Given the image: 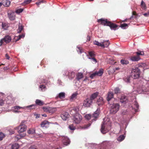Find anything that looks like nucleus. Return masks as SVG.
I'll return each mask as SVG.
<instances>
[{
    "instance_id": "obj_1",
    "label": "nucleus",
    "mask_w": 149,
    "mask_h": 149,
    "mask_svg": "<svg viewBox=\"0 0 149 149\" xmlns=\"http://www.w3.org/2000/svg\"><path fill=\"white\" fill-rule=\"evenodd\" d=\"M79 110L78 107H75L70 112V114L72 115L73 123L77 124H79L82 119L81 116L78 112Z\"/></svg>"
},
{
    "instance_id": "obj_2",
    "label": "nucleus",
    "mask_w": 149,
    "mask_h": 149,
    "mask_svg": "<svg viewBox=\"0 0 149 149\" xmlns=\"http://www.w3.org/2000/svg\"><path fill=\"white\" fill-rule=\"evenodd\" d=\"M110 113L112 114H114L119 110L120 106L118 103L113 104L110 105Z\"/></svg>"
},
{
    "instance_id": "obj_3",
    "label": "nucleus",
    "mask_w": 149,
    "mask_h": 149,
    "mask_svg": "<svg viewBox=\"0 0 149 149\" xmlns=\"http://www.w3.org/2000/svg\"><path fill=\"white\" fill-rule=\"evenodd\" d=\"M36 106V104H32L30 105H29L26 107H22L19 106H16L12 107L11 109L14 112L17 113L19 112V111H18V110L22 108L24 109L26 108H29V109H31V108L32 107H33V108H35Z\"/></svg>"
},
{
    "instance_id": "obj_4",
    "label": "nucleus",
    "mask_w": 149,
    "mask_h": 149,
    "mask_svg": "<svg viewBox=\"0 0 149 149\" xmlns=\"http://www.w3.org/2000/svg\"><path fill=\"white\" fill-rule=\"evenodd\" d=\"M106 124V122H104L102 125L101 131L102 134H105L111 129L110 125L107 127Z\"/></svg>"
},
{
    "instance_id": "obj_5",
    "label": "nucleus",
    "mask_w": 149,
    "mask_h": 149,
    "mask_svg": "<svg viewBox=\"0 0 149 149\" xmlns=\"http://www.w3.org/2000/svg\"><path fill=\"white\" fill-rule=\"evenodd\" d=\"M140 74V71L138 68H135L132 71V75L134 79H137L139 77Z\"/></svg>"
},
{
    "instance_id": "obj_6",
    "label": "nucleus",
    "mask_w": 149,
    "mask_h": 149,
    "mask_svg": "<svg viewBox=\"0 0 149 149\" xmlns=\"http://www.w3.org/2000/svg\"><path fill=\"white\" fill-rule=\"evenodd\" d=\"M112 143L110 141H105L103 142L100 145V149H110Z\"/></svg>"
},
{
    "instance_id": "obj_7",
    "label": "nucleus",
    "mask_w": 149,
    "mask_h": 149,
    "mask_svg": "<svg viewBox=\"0 0 149 149\" xmlns=\"http://www.w3.org/2000/svg\"><path fill=\"white\" fill-rule=\"evenodd\" d=\"M65 73H63V74L64 75L68 76V78L70 79H72L75 76V73L71 71H67L66 70L64 72Z\"/></svg>"
},
{
    "instance_id": "obj_8",
    "label": "nucleus",
    "mask_w": 149,
    "mask_h": 149,
    "mask_svg": "<svg viewBox=\"0 0 149 149\" xmlns=\"http://www.w3.org/2000/svg\"><path fill=\"white\" fill-rule=\"evenodd\" d=\"M11 40V38L10 36L9 35H7L2 39L0 41V46H1L4 42H6V43H9Z\"/></svg>"
},
{
    "instance_id": "obj_9",
    "label": "nucleus",
    "mask_w": 149,
    "mask_h": 149,
    "mask_svg": "<svg viewBox=\"0 0 149 149\" xmlns=\"http://www.w3.org/2000/svg\"><path fill=\"white\" fill-rule=\"evenodd\" d=\"M97 22L99 24L103 25L104 26H108V24H109L110 22L107 21V19L104 18L98 19Z\"/></svg>"
},
{
    "instance_id": "obj_10",
    "label": "nucleus",
    "mask_w": 149,
    "mask_h": 149,
    "mask_svg": "<svg viewBox=\"0 0 149 149\" xmlns=\"http://www.w3.org/2000/svg\"><path fill=\"white\" fill-rule=\"evenodd\" d=\"M43 109L45 111L49 112L50 113H53L56 110V108L50 107H44Z\"/></svg>"
},
{
    "instance_id": "obj_11",
    "label": "nucleus",
    "mask_w": 149,
    "mask_h": 149,
    "mask_svg": "<svg viewBox=\"0 0 149 149\" xmlns=\"http://www.w3.org/2000/svg\"><path fill=\"white\" fill-rule=\"evenodd\" d=\"M25 121H23L21 124L18 127V132L21 133L26 131V126L24 125L23 123Z\"/></svg>"
},
{
    "instance_id": "obj_12",
    "label": "nucleus",
    "mask_w": 149,
    "mask_h": 149,
    "mask_svg": "<svg viewBox=\"0 0 149 149\" xmlns=\"http://www.w3.org/2000/svg\"><path fill=\"white\" fill-rule=\"evenodd\" d=\"M93 101L89 98H87L84 101L83 105L85 107H90L92 104Z\"/></svg>"
},
{
    "instance_id": "obj_13",
    "label": "nucleus",
    "mask_w": 149,
    "mask_h": 149,
    "mask_svg": "<svg viewBox=\"0 0 149 149\" xmlns=\"http://www.w3.org/2000/svg\"><path fill=\"white\" fill-rule=\"evenodd\" d=\"M62 142L64 145L67 146L70 143V140L69 138L66 136L62 137Z\"/></svg>"
},
{
    "instance_id": "obj_14",
    "label": "nucleus",
    "mask_w": 149,
    "mask_h": 149,
    "mask_svg": "<svg viewBox=\"0 0 149 149\" xmlns=\"http://www.w3.org/2000/svg\"><path fill=\"white\" fill-rule=\"evenodd\" d=\"M100 111V109L99 108H97L96 111L93 114V117L94 118V119H92V121H95L96 120V119L98 118L99 113V111Z\"/></svg>"
},
{
    "instance_id": "obj_15",
    "label": "nucleus",
    "mask_w": 149,
    "mask_h": 149,
    "mask_svg": "<svg viewBox=\"0 0 149 149\" xmlns=\"http://www.w3.org/2000/svg\"><path fill=\"white\" fill-rule=\"evenodd\" d=\"M69 116L68 113L66 112H63L61 115V117L64 120H66L68 118Z\"/></svg>"
},
{
    "instance_id": "obj_16",
    "label": "nucleus",
    "mask_w": 149,
    "mask_h": 149,
    "mask_svg": "<svg viewBox=\"0 0 149 149\" xmlns=\"http://www.w3.org/2000/svg\"><path fill=\"white\" fill-rule=\"evenodd\" d=\"M8 16L11 20H14L15 18V15L13 12H10L8 13Z\"/></svg>"
},
{
    "instance_id": "obj_17",
    "label": "nucleus",
    "mask_w": 149,
    "mask_h": 149,
    "mask_svg": "<svg viewBox=\"0 0 149 149\" xmlns=\"http://www.w3.org/2000/svg\"><path fill=\"white\" fill-rule=\"evenodd\" d=\"M108 25L110 27L111 30H116L118 29V26L117 25L112 23L111 22H110Z\"/></svg>"
},
{
    "instance_id": "obj_18",
    "label": "nucleus",
    "mask_w": 149,
    "mask_h": 149,
    "mask_svg": "<svg viewBox=\"0 0 149 149\" xmlns=\"http://www.w3.org/2000/svg\"><path fill=\"white\" fill-rule=\"evenodd\" d=\"M40 125L42 127L47 128L49 126V123L47 120H44L41 122Z\"/></svg>"
},
{
    "instance_id": "obj_19",
    "label": "nucleus",
    "mask_w": 149,
    "mask_h": 149,
    "mask_svg": "<svg viewBox=\"0 0 149 149\" xmlns=\"http://www.w3.org/2000/svg\"><path fill=\"white\" fill-rule=\"evenodd\" d=\"M120 102L122 103L125 104L127 101L128 100L127 97L124 95H122L120 98Z\"/></svg>"
},
{
    "instance_id": "obj_20",
    "label": "nucleus",
    "mask_w": 149,
    "mask_h": 149,
    "mask_svg": "<svg viewBox=\"0 0 149 149\" xmlns=\"http://www.w3.org/2000/svg\"><path fill=\"white\" fill-rule=\"evenodd\" d=\"M94 44L99 46H100L103 48H104V42H102L101 43L99 42L98 41L95 40L93 42Z\"/></svg>"
},
{
    "instance_id": "obj_21",
    "label": "nucleus",
    "mask_w": 149,
    "mask_h": 149,
    "mask_svg": "<svg viewBox=\"0 0 149 149\" xmlns=\"http://www.w3.org/2000/svg\"><path fill=\"white\" fill-rule=\"evenodd\" d=\"M113 93L112 92H109L108 93L107 100L109 102L112 98L113 97Z\"/></svg>"
},
{
    "instance_id": "obj_22",
    "label": "nucleus",
    "mask_w": 149,
    "mask_h": 149,
    "mask_svg": "<svg viewBox=\"0 0 149 149\" xmlns=\"http://www.w3.org/2000/svg\"><path fill=\"white\" fill-rule=\"evenodd\" d=\"M104 103L103 99L102 97H100L97 101V104L98 106L102 105Z\"/></svg>"
},
{
    "instance_id": "obj_23",
    "label": "nucleus",
    "mask_w": 149,
    "mask_h": 149,
    "mask_svg": "<svg viewBox=\"0 0 149 149\" xmlns=\"http://www.w3.org/2000/svg\"><path fill=\"white\" fill-rule=\"evenodd\" d=\"M65 93L64 92L59 93L56 96L57 98L59 97L60 99H62L65 97Z\"/></svg>"
},
{
    "instance_id": "obj_24",
    "label": "nucleus",
    "mask_w": 149,
    "mask_h": 149,
    "mask_svg": "<svg viewBox=\"0 0 149 149\" xmlns=\"http://www.w3.org/2000/svg\"><path fill=\"white\" fill-rule=\"evenodd\" d=\"M140 59V57L137 56H132L130 57V60L134 61H137Z\"/></svg>"
},
{
    "instance_id": "obj_25",
    "label": "nucleus",
    "mask_w": 149,
    "mask_h": 149,
    "mask_svg": "<svg viewBox=\"0 0 149 149\" xmlns=\"http://www.w3.org/2000/svg\"><path fill=\"white\" fill-rule=\"evenodd\" d=\"M98 95V93L95 92L92 94L90 97V99L92 101L93 100L96 98Z\"/></svg>"
},
{
    "instance_id": "obj_26",
    "label": "nucleus",
    "mask_w": 149,
    "mask_h": 149,
    "mask_svg": "<svg viewBox=\"0 0 149 149\" xmlns=\"http://www.w3.org/2000/svg\"><path fill=\"white\" fill-rule=\"evenodd\" d=\"M10 1L7 0H5L3 1L2 4L4 6L8 7L10 5Z\"/></svg>"
},
{
    "instance_id": "obj_27",
    "label": "nucleus",
    "mask_w": 149,
    "mask_h": 149,
    "mask_svg": "<svg viewBox=\"0 0 149 149\" xmlns=\"http://www.w3.org/2000/svg\"><path fill=\"white\" fill-rule=\"evenodd\" d=\"M35 103L36 105L39 106H42L44 104L43 101L38 99L36 100Z\"/></svg>"
},
{
    "instance_id": "obj_28",
    "label": "nucleus",
    "mask_w": 149,
    "mask_h": 149,
    "mask_svg": "<svg viewBox=\"0 0 149 149\" xmlns=\"http://www.w3.org/2000/svg\"><path fill=\"white\" fill-rule=\"evenodd\" d=\"M103 72V70L102 69H100L98 71L95 72L96 76H101Z\"/></svg>"
},
{
    "instance_id": "obj_29",
    "label": "nucleus",
    "mask_w": 149,
    "mask_h": 149,
    "mask_svg": "<svg viewBox=\"0 0 149 149\" xmlns=\"http://www.w3.org/2000/svg\"><path fill=\"white\" fill-rule=\"evenodd\" d=\"M87 144L88 145L89 147H91V148L93 149L95 148H96L97 147L99 146L98 145L93 143H88L87 144H86V145H87Z\"/></svg>"
},
{
    "instance_id": "obj_30",
    "label": "nucleus",
    "mask_w": 149,
    "mask_h": 149,
    "mask_svg": "<svg viewBox=\"0 0 149 149\" xmlns=\"http://www.w3.org/2000/svg\"><path fill=\"white\" fill-rule=\"evenodd\" d=\"M83 77V73L81 72H79L77 75L76 79L77 80H79L82 78Z\"/></svg>"
},
{
    "instance_id": "obj_31",
    "label": "nucleus",
    "mask_w": 149,
    "mask_h": 149,
    "mask_svg": "<svg viewBox=\"0 0 149 149\" xmlns=\"http://www.w3.org/2000/svg\"><path fill=\"white\" fill-rule=\"evenodd\" d=\"M141 8L143 10L146 9V7L145 3L142 0L141 3Z\"/></svg>"
},
{
    "instance_id": "obj_32",
    "label": "nucleus",
    "mask_w": 149,
    "mask_h": 149,
    "mask_svg": "<svg viewBox=\"0 0 149 149\" xmlns=\"http://www.w3.org/2000/svg\"><path fill=\"white\" fill-rule=\"evenodd\" d=\"M102 42H104V45L105 47H107L110 44V42H109V40H103Z\"/></svg>"
},
{
    "instance_id": "obj_33",
    "label": "nucleus",
    "mask_w": 149,
    "mask_h": 149,
    "mask_svg": "<svg viewBox=\"0 0 149 149\" xmlns=\"http://www.w3.org/2000/svg\"><path fill=\"white\" fill-rule=\"evenodd\" d=\"M87 56H88V57H90L91 58L94 57L95 56L94 52L92 51L89 52H88V55H87Z\"/></svg>"
},
{
    "instance_id": "obj_34",
    "label": "nucleus",
    "mask_w": 149,
    "mask_h": 149,
    "mask_svg": "<svg viewBox=\"0 0 149 149\" xmlns=\"http://www.w3.org/2000/svg\"><path fill=\"white\" fill-rule=\"evenodd\" d=\"M125 136L124 135H120L117 138V140L121 142L124 139Z\"/></svg>"
},
{
    "instance_id": "obj_35",
    "label": "nucleus",
    "mask_w": 149,
    "mask_h": 149,
    "mask_svg": "<svg viewBox=\"0 0 149 149\" xmlns=\"http://www.w3.org/2000/svg\"><path fill=\"white\" fill-rule=\"evenodd\" d=\"M120 62L121 64L123 65H127L129 63V61L125 59H122L121 60Z\"/></svg>"
},
{
    "instance_id": "obj_36",
    "label": "nucleus",
    "mask_w": 149,
    "mask_h": 149,
    "mask_svg": "<svg viewBox=\"0 0 149 149\" xmlns=\"http://www.w3.org/2000/svg\"><path fill=\"white\" fill-rule=\"evenodd\" d=\"M19 147V144L17 143H15L13 144L12 146V149H18Z\"/></svg>"
},
{
    "instance_id": "obj_37",
    "label": "nucleus",
    "mask_w": 149,
    "mask_h": 149,
    "mask_svg": "<svg viewBox=\"0 0 149 149\" xmlns=\"http://www.w3.org/2000/svg\"><path fill=\"white\" fill-rule=\"evenodd\" d=\"M136 53L137 56L139 57H140V56H143L144 55V52L142 51H138L136 52Z\"/></svg>"
},
{
    "instance_id": "obj_38",
    "label": "nucleus",
    "mask_w": 149,
    "mask_h": 149,
    "mask_svg": "<svg viewBox=\"0 0 149 149\" xmlns=\"http://www.w3.org/2000/svg\"><path fill=\"white\" fill-rule=\"evenodd\" d=\"M40 89L42 91H44L46 89V86L44 85H40L39 86Z\"/></svg>"
},
{
    "instance_id": "obj_39",
    "label": "nucleus",
    "mask_w": 149,
    "mask_h": 149,
    "mask_svg": "<svg viewBox=\"0 0 149 149\" xmlns=\"http://www.w3.org/2000/svg\"><path fill=\"white\" fill-rule=\"evenodd\" d=\"M35 132V130L34 129H30L28 131V133L30 134H33Z\"/></svg>"
},
{
    "instance_id": "obj_40",
    "label": "nucleus",
    "mask_w": 149,
    "mask_h": 149,
    "mask_svg": "<svg viewBox=\"0 0 149 149\" xmlns=\"http://www.w3.org/2000/svg\"><path fill=\"white\" fill-rule=\"evenodd\" d=\"M120 26L122 29H125L128 27V26L127 24L124 23L123 24H121Z\"/></svg>"
},
{
    "instance_id": "obj_41",
    "label": "nucleus",
    "mask_w": 149,
    "mask_h": 149,
    "mask_svg": "<svg viewBox=\"0 0 149 149\" xmlns=\"http://www.w3.org/2000/svg\"><path fill=\"white\" fill-rule=\"evenodd\" d=\"M2 28L6 30L7 29L8 26L7 24L5 23H2Z\"/></svg>"
},
{
    "instance_id": "obj_42",
    "label": "nucleus",
    "mask_w": 149,
    "mask_h": 149,
    "mask_svg": "<svg viewBox=\"0 0 149 149\" xmlns=\"http://www.w3.org/2000/svg\"><path fill=\"white\" fill-rule=\"evenodd\" d=\"M134 105L136 107V109H134V110L135 112H136L138 111V109L139 108V105L136 102H135L134 103Z\"/></svg>"
},
{
    "instance_id": "obj_43",
    "label": "nucleus",
    "mask_w": 149,
    "mask_h": 149,
    "mask_svg": "<svg viewBox=\"0 0 149 149\" xmlns=\"http://www.w3.org/2000/svg\"><path fill=\"white\" fill-rule=\"evenodd\" d=\"M23 29V26L21 25V26H19V27L18 28V29H17V33H20L22 31V30Z\"/></svg>"
},
{
    "instance_id": "obj_44",
    "label": "nucleus",
    "mask_w": 149,
    "mask_h": 149,
    "mask_svg": "<svg viewBox=\"0 0 149 149\" xmlns=\"http://www.w3.org/2000/svg\"><path fill=\"white\" fill-rule=\"evenodd\" d=\"M78 95V93L77 92L73 93L70 97V99H73L74 98H76V97Z\"/></svg>"
},
{
    "instance_id": "obj_45",
    "label": "nucleus",
    "mask_w": 149,
    "mask_h": 149,
    "mask_svg": "<svg viewBox=\"0 0 149 149\" xmlns=\"http://www.w3.org/2000/svg\"><path fill=\"white\" fill-rule=\"evenodd\" d=\"M23 11V9L22 8H19L15 12L18 14H19L20 13H22Z\"/></svg>"
},
{
    "instance_id": "obj_46",
    "label": "nucleus",
    "mask_w": 149,
    "mask_h": 149,
    "mask_svg": "<svg viewBox=\"0 0 149 149\" xmlns=\"http://www.w3.org/2000/svg\"><path fill=\"white\" fill-rule=\"evenodd\" d=\"M31 1L32 0H25L23 4L24 5L28 4L30 3L31 2Z\"/></svg>"
},
{
    "instance_id": "obj_47",
    "label": "nucleus",
    "mask_w": 149,
    "mask_h": 149,
    "mask_svg": "<svg viewBox=\"0 0 149 149\" xmlns=\"http://www.w3.org/2000/svg\"><path fill=\"white\" fill-rule=\"evenodd\" d=\"M88 58L89 59H91V61H92V62L95 63H96L97 62L96 59L95 58H94V57H93V58H91L90 57H88Z\"/></svg>"
},
{
    "instance_id": "obj_48",
    "label": "nucleus",
    "mask_w": 149,
    "mask_h": 149,
    "mask_svg": "<svg viewBox=\"0 0 149 149\" xmlns=\"http://www.w3.org/2000/svg\"><path fill=\"white\" fill-rule=\"evenodd\" d=\"M5 136V135L3 133L0 132V140H2Z\"/></svg>"
},
{
    "instance_id": "obj_49",
    "label": "nucleus",
    "mask_w": 149,
    "mask_h": 149,
    "mask_svg": "<svg viewBox=\"0 0 149 149\" xmlns=\"http://www.w3.org/2000/svg\"><path fill=\"white\" fill-rule=\"evenodd\" d=\"M85 118L88 120H89L91 118V115L90 114H86L85 116Z\"/></svg>"
},
{
    "instance_id": "obj_50",
    "label": "nucleus",
    "mask_w": 149,
    "mask_h": 149,
    "mask_svg": "<svg viewBox=\"0 0 149 149\" xmlns=\"http://www.w3.org/2000/svg\"><path fill=\"white\" fill-rule=\"evenodd\" d=\"M57 83L59 85L63 86L64 85V84L60 79H58L57 81Z\"/></svg>"
},
{
    "instance_id": "obj_51",
    "label": "nucleus",
    "mask_w": 149,
    "mask_h": 149,
    "mask_svg": "<svg viewBox=\"0 0 149 149\" xmlns=\"http://www.w3.org/2000/svg\"><path fill=\"white\" fill-rule=\"evenodd\" d=\"M120 91V89L118 88H116L114 90V92L115 93L117 94Z\"/></svg>"
},
{
    "instance_id": "obj_52",
    "label": "nucleus",
    "mask_w": 149,
    "mask_h": 149,
    "mask_svg": "<svg viewBox=\"0 0 149 149\" xmlns=\"http://www.w3.org/2000/svg\"><path fill=\"white\" fill-rule=\"evenodd\" d=\"M69 128L70 130H74L75 129V127L72 125H70Z\"/></svg>"
},
{
    "instance_id": "obj_53",
    "label": "nucleus",
    "mask_w": 149,
    "mask_h": 149,
    "mask_svg": "<svg viewBox=\"0 0 149 149\" xmlns=\"http://www.w3.org/2000/svg\"><path fill=\"white\" fill-rule=\"evenodd\" d=\"M44 2V1H43V0H42V1H38V2H36V4H37L38 6V7H39V5H40L41 4V3H43Z\"/></svg>"
},
{
    "instance_id": "obj_54",
    "label": "nucleus",
    "mask_w": 149,
    "mask_h": 149,
    "mask_svg": "<svg viewBox=\"0 0 149 149\" xmlns=\"http://www.w3.org/2000/svg\"><path fill=\"white\" fill-rule=\"evenodd\" d=\"M25 36V35L24 34H22L21 35H20L19 36V38L17 40H18L22 38H23Z\"/></svg>"
},
{
    "instance_id": "obj_55",
    "label": "nucleus",
    "mask_w": 149,
    "mask_h": 149,
    "mask_svg": "<svg viewBox=\"0 0 149 149\" xmlns=\"http://www.w3.org/2000/svg\"><path fill=\"white\" fill-rule=\"evenodd\" d=\"M77 51L78 52H79L80 54H81L82 53V50L79 47L77 46Z\"/></svg>"
},
{
    "instance_id": "obj_56",
    "label": "nucleus",
    "mask_w": 149,
    "mask_h": 149,
    "mask_svg": "<svg viewBox=\"0 0 149 149\" xmlns=\"http://www.w3.org/2000/svg\"><path fill=\"white\" fill-rule=\"evenodd\" d=\"M96 76V75L95 74V72L90 75V77L91 79H93L94 77Z\"/></svg>"
},
{
    "instance_id": "obj_57",
    "label": "nucleus",
    "mask_w": 149,
    "mask_h": 149,
    "mask_svg": "<svg viewBox=\"0 0 149 149\" xmlns=\"http://www.w3.org/2000/svg\"><path fill=\"white\" fill-rule=\"evenodd\" d=\"M4 103V101L2 99H0V106H2Z\"/></svg>"
},
{
    "instance_id": "obj_58",
    "label": "nucleus",
    "mask_w": 149,
    "mask_h": 149,
    "mask_svg": "<svg viewBox=\"0 0 149 149\" xmlns=\"http://www.w3.org/2000/svg\"><path fill=\"white\" fill-rule=\"evenodd\" d=\"M124 81L127 83L130 82V80L129 78L128 77H127V79H124Z\"/></svg>"
},
{
    "instance_id": "obj_59",
    "label": "nucleus",
    "mask_w": 149,
    "mask_h": 149,
    "mask_svg": "<svg viewBox=\"0 0 149 149\" xmlns=\"http://www.w3.org/2000/svg\"><path fill=\"white\" fill-rule=\"evenodd\" d=\"M143 15L145 17H147L149 15V11L147 13H146L143 14Z\"/></svg>"
},
{
    "instance_id": "obj_60",
    "label": "nucleus",
    "mask_w": 149,
    "mask_h": 149,
    "mask_svg": "<svg viewBox=\"0 0 149 149\" xmlns=\"http://www.w3.org/2000/svg\"><path fill=\"white\" fill-rule=\"evenodd\" d=\"M19 135L20 136H21V138L23 137H24L25 136V134L24 133L23 134H21V133H19Z\"/></svg>"
},
{
    "instance_id": "obj_61",
    "label": "nucleus",
    "mask_w": 149,
    "mask_h": 149,
    "mask_svg": "<svg viewBox=\"0 0 149 149\" xmlns=\"http://www.w3.org/2000/svg\"><path fill=\"white\" fill-rule=\"evenodd\" d=\"M91 124L90 123H89L87 125H85L84 127V129L88 128V127H89L91 126Z\"/></svg>"
},
{
    "instance_id": "obj_62",
    "label": "nucleus",
    "mask_w": 149,
    "mask_h": 149,
    "mask_svg": "<svg viewBox=\"0 0 149 149\" xmlns=\"http://www.w3.org/2000/svg\"><path fill=\"white\" fill-rule=\"evenodd\" d=\"M15 137L17 140H18L19 139L21 138V136L19 134L16 135Z\"/></svg>"
},
{
    "instance_id": "obj_63",
    "label": "nucleus",
    "mask_w": 149,
    "mask_h": 149,
    "mask_svg": "<svg viewBox=\"0 0 149 149\" xmlns=\"http://www.w3.org/2000/svg\"><path fill=\"white\" fill-rule=\"evenodd\" d=\"M29 149H37V148H36V147L34 146H31L29 147Z\"/></svg>"
},
{
    "instance_id": "obj_64",
    "label": "nucleus",
    "mask_w": 149,
    "mask_h": 149,
    "mask_svg": "<svg viewBox=\"0 0 149 149\" xmlns=\"http://www.w3.org/2000/svg\"><path fill=\"white\" fill-rule=\"evenodd\" d=\"M6 58L8 59H9L10 58V57H9V56L7 54H6Z\"/></svg>"
}]
</instances>
